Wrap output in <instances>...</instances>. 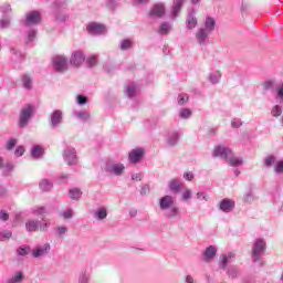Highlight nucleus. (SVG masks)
<instances>
[{"instance_id":"nucleus-5","label":"nucleus","mask_w":283,"mask_h":283,"mask_svg":"<svg viewBox=\"0 0 283 283\" xmlns=\"http://www.w3.org/2000/svg\"><path fill=\"white\" fill-rule=\"evenodd\" d=\"M32 116H34V106H32L31 104H27L20 111L19 127H21V129L28 127V124L32 119Z\"/></svg>"},{"instance_id":"nucleus-50","label":"nucleus","mask_w":283,"mask_h":283,"mask_svg":"<svg viewBox=\"0 0 283 283\" xmlns=\"http://www.w3.org/2000/svg\"><path fill=\"white\" fill-rule=\"evenodd\" d=\"M227 274L229 275V277H232V280H233V279L238 277L239 272H238V269H235V268H229L227 271Z\"/></svg>"},{"instance_id":"nucleus-39","label":"nucleus","mask_w":283,"mask_h":283,"mask_svg":"<svg viewBox=\"0 0 283 283\" xmlns=\"http://www.w3.org/2000/svg\"><path fill=\"white\" fill-rule=\"evenodd\" d=\"M33 216H45L48 213V210L45 207H35L32 209Z\"/></svg>"},{"instance_id":"nucleus-17","label":"nucleus","mask_w":283,"mask_h":283,"mask_svg":"<svg viewBox=\"0 0 283 283\" xmlns=\"http://www.w3.org/2000/svg\"><path fill=\"white\" fill-rule=\"evenodd\" d=\"M50 243H44L43 245H38L35 249H33L32 255L33 258H43L44 255H48L51 251Z\"/></svg>"},{"instance_id":"nucleus-43","label":"nucleus","mask_w":283,"mask_h":283,"mask_svg":"<svg viewBox=\"0 0 283 283\" xmlns=\"http://www.w3.org/2000/svg\"><path fill=\"white\" fill-rule=\"evenodd\" d=\"M0 12L2 14H10L12 12V7L8 3H4V4L0 6Z\"/></svg>"},{"instance_id":"nucleus-53","label":"nucleus","mask_w":283,"mask_h":283,"mask_svg":"<svg viewBox=\"0 0 283 283\" xmlns=\"http://www.w3.org/2000/svg\"><path fill=\"white\" fill-rule=\"evenodd\" d=\"M0 220L2 222H8V220H10V214L8 213V211L6 210L0 211Z\"/></svg>"},{"instance_id":"nucleus-30","label":"nucleus","mask_w":283,"mask_h":283,"mask_svg":"<svg viewBox=\"0 0 283 283\" xmlns=\"http://www.w3.org/2000/svg\"><path fill=\"white\" fill-rule=\"evenodd\" d=\"M221 78H222V73H220V71H213L209 74V82L212 85H217V83H220Z\"/></svg>"},{"instance_id":"nucleus-47","label":"nucleus","mask_w":283,"mask_h":283,"mask_svg":"<svg viewBox=\"0 0 283 283\" xmlns=\"http://www.w3.org/2000/svg\"><path fill=\"white\" fill-rule=\"evenodd\" d=\"M76 103H77V105H81V106L87 105V96H85V95H77L76 96Z\"/></svg>"},{"instance_id":"nucleus-36","label":"nucleus","mask_w":283,"mask_h":283,"mask_svg":"<svg viewBox=\"0 0 283 283\" xmlns=\"http://www.w3.org/2000/svg\"><path fill=\"white\" fill-rule=\"evenodd\" d=\"M170 31H171V24H169L168 22H164L160 24L158 33L159 34H169Z\"/></svg>"},{"instance_id":"nucleus-12","label":"nucleus","mask_w":283,"mask_h":283,"mask_svg":"<svg viewBox=\"0 0 283 283\" xmlns=\"http://www.w3.org/2000/svg\"><path fill=\"white\" fill-rule=\"evenodd\" d=\"M235 260V253L228 252L226 254H221L219 258V269L222 271H227V265L231 264Z\"/></svg>"},{"instance_id":"nucleus-13","label":"nucleus","mask_w":283,"mask_h":283,"mask_svg":"<svg viewBox=\"0 0 283 283\" xmlns=\"http://www.w3.org/2000/svg\"><path fill=\"white\" fill-rule=\"evenodd\" d=\"M70 63L74 67H81L85 63V53L83 51H74L71 54Z\"/></svg>"},{"instance_id":"nucleus-23","label":"nucleus","mask_w":283,"mask_h":283,"mask_svg":"<svg viewBox=\"0 0 283 283\" xmlns=\"http://www.w3.org/2000/svg\"><path fill=\"white\" fill-rule=\"evenodd\" d=\"M187 0H174L172 7H171V14L172 19H176L180 14V10L182 9V6H185V2Z\"/></svg>"},{"instance_id":"nucleus-45","label":"nucleus","mask_w":283,"mask_h":283,"mask_svg":"<svg viewBox=\"0 0 283 283\" xmlns=\"http://www.w3.org/2000/svg\"><path fill=\"white\" fill-rule=\"evenodd\" d=\"M136 94V86L134 84H130L126 88V95L132 98Z\"/></svg>"},{"instance_id":"nucleus-37","label":"nucleus","mask_w":283,"mask_h":283,"mask_svg":"<svg viewBox=\"0 0 283 283\" xmlns=\"http://www.w3.org/2000/svg\"><path fill=\"white\" fill-rule=\"evenodd\" d=\"M191 114L192 112L189 108H181L179 111V117L182 118L184 120L191 118Z\"/></svg>"},{"instance_id":"nucleus-60","label":"nucleus","mask_w":283,"mask_h":283,"mask_svg":"<svg viewBox=\"0 0 283 283\" xmlns=\"http://www.w3.org/2000/svg\"><path fill=\"white\" fill-rule=\"evenodd\" d=\"M274 82L273 81H266L263 83L264 90H273Z\"/></svg>"},{"instance_id":"nucleus-51","label":"nucleus","mask_w":283,"mask_h":283,"mask_svg":"<svg viewBox=\"0 0 283 283\" xmlns=\"http://www.w3.org/2000/svg\"><path fill=\"white\" fill-rule=\"evenodd\" d=\"M74 217V210H65L63 213H62V218L64 220H70Z\"/></svg>"},{"instance_id":"nucleus-46","label":"nucleus","mask_w":283,"mask_h":283,"mask_svg":"<svg viewBox=\"0 0 283 283\" xmlns=\"http://www.w3.org/2000/svg\"><path fill=\"white\" fill-rule=\"evenodd\" d=\"M0 28L1 30H6L7 28H10V18L4 17L2 20H0Z\"/></svg>"},{"instance_id":"nucleus-35","label":"nucleus","mask_w":283,"mask_h":283,"mask_svg":"<svg viewBox=\"0 0 283 283\" xmlns=\"http://www.w3.org/2000/svg\"><path fill=\"white\" fill-rule=\"evenodd\" d=\"M32 250L30 249L29 245H21L17 249V254L20 256H25V255H30V252Z\"/></svg>"},{"instance_id":"nucleus-31","label":"nucleus","mask_w":283,"mask_h":283,"mask_svg":"<svg viewBox=\"0 0 283 283\" xmlns=\"http://www.w3.org/2000/svg\"><path fill=\"white\" fill-rule=\"evenodd\" d=\"M132 48H134V41H132V39H124L119 43V50L124 52L127 50H132Z\"/></svg>"},{"instance_id":"nucleus-64","label":"nucleus","mask_w":283,"mask_h":283,"mask_svg":"<svg viewBox=\"0 0 283 283\" xmlns=\"http://www.w3.org/2000/svg\"><path fill=\"white\" fill-rule=\"evenodd\" d=\"M184 178L185 180H189V181L193 180V172H185Z\"/></svg>"},{"instance_id":"nucleus-18","label":"nucleus","mask_w":283,"mask_h":283,"mask_svg":"<svg viewBox=\"0 0 283 283\" xmlns=\"http://www.w3.org/2000/svg\"><path fill=\"white\" fill-rule=\"evenodd\" d=\"M198 27V18L196 17V10H191L188 12L186 18V28L188 30H193Z\"/></svg>"},{"instance_id":"nucleus-6","label":"nucleus","mask_w":283,"mask_h":283,"mask_svg":"<svg viewBox=\"0 0 283 283\" xmlns=\"http://www.w3.org/2000/svg\"><path fill=\"white\" fill-rule=\"evenodd\" d=\"M266 252V241L264 239L254 240L252 247V260L254 262H260L262 260V255Z\"/></svg>"},{"instance_id":"nucleus-32","label":"nucleus","mask_w":283,"mask_h":283,"mask_svg":"<svg viewBox=\"0 0 283 283\" xmlns=\"http://www.w3.org/2000/svg\"><path fill=\"white\" fill-rule=\"evenodd\" d=\"M31 156L33 158H41V156H43V147H41L40 145L33 146V148L31 149Z\"/></svg>"},{"instance_id":"nucleus-24","label":"nucleus","mask_w":283,"mask_h":283,"mask_svg":"<svg viewBox=\"0 0 283 283\" xmlns=\"http://www.w3.org/2000/svg\"><path fill=\"white\" fill-rule=\"evenodd\" d=\"M216 253H218V249L216 245H209L205 251H203V260L205 262H211L213 258H216Z\"/></svg>"},{"instance_id":"nucleus-11","label":"nucleus","mask_w":283,"mask_h":283,"mask_svg":"<svg viewBox=\"0 0 283 283\" xmlns=\"http://www.w3.org/2000/svg\"><path fill=\"white\" fill-rule=\"evenodd\" d=\"M63 123V111L55 109L50 115V127L51 129H56L57 127H61V124Z\"/></svg>"},{"instance_id":"nucleus-34","label":"nucleus","mask_w":283,"mask_h":283,"mask_svg":"<svg viewBox=\"0 0 283 283\" xmlns=\"http://www.w3.org/2000/svg\"><path fill=\"white\" fill-rule=\"evenodd\" d=\"M22 86L24 90H32V77L30 75L24 74L22 76Z\"/></svg>"},{"instance_id":"nucleus-8","label":"nucleus","mask_w":283,"mask_h":283,"mask_svg":"<svg viewBox=\"0 0 283 283\" xmlns=\"http://www.w3.org/2000/svg\"><path fill=\"white\" fill-rule=\"evenodd\" d=\"M104 171L109 174V176H123L125 172V165L120 163L107 161L104 167Z\"/></svg>"},{"instance_id":"nucleus-26","label":"nucleus","mask_w":283,"mask_h":283,"mask_svg":"<svg viewBox=\"0 0 283 283\" xmlns=\"http://www.w3.org/2000/svg\"><path fill=\"white\" fill-rule=\"evenodd\" d=\"M23 280H25V274L18 271L6 283H23Z\"/></svg>"},{"instance_id":"nucleus-33","label":"nucleus","mask_w":283,"mask_h":283,"mask_svg":"<svg viewBox=\"0 0 283 283\" xmlns=\"http://www.w3.org/2000/svg\"><path fill=\"white\" fill-rule=\"evenodd\" d=\"M69 195L72 200H80L83 192L78 188H73L69 191Z\"/></svg>"},{"instance_id":"nucleus-57","label":"nucleus","mask_w":283,"mask_h":283,"mask_svg":"<svg viewBox=\"0 0 283 283\" xmlns=\"http://www.w3.org/2000/svg\"><path fill=\"white\" fill-rule=\"evenodd\" d=\"M55 19H56V21H60L61 23H63V22L67 21V15L64 13H57L55 15Z\"/></svg>"},{"instance_id":"nucleus-62","label":"nucleus","mask_w":283,"mask_h":283,"mask_svg":"<svg viewBox=\"0 0 283 283\" xmlns=\"http://www.w3.org/2000/svg\"><path fill=\"white\" fill-rule=\"evenodd\" d=\"M276 174H283V161H279L275 167Z\"/></svg>"},{"instance_id":"nucleus-2","label":"nucleus","mask_w":283,"mask_h":283,"mask_svg":"<svg viewBox=\"0 0 283 283\" xmlns=\"http://www.w3.org/2000/svg\"><path fill=\"white\" fill-rule=\"evenodd\" d=\"M216 30V18L207 17L203 27L199 28L195 33L197 43L201 46L209 45V35Z\"/></svg>"},{"instance_id":"nucleus-21","label":"nucleus","mask_w":283,"mask_h":283,"mask_svg":"<svg viewBox=\"0 0 283 283\" xmlns=\"http://www.w3.org/2000/svg\"><path fill=\"white\" fill-rule=\"evenodd\" d=\"M182 187H185V185L182 184V181H180V179L178 178H174L171 180L168 181V188L170 189V191L172 193H178L180 192V190L182 189Z\"/></svg>"},{"instance_id":"nucleus-58","label":"nucleus","mask_w":283,"mask_h":283,"mask_svg":"<svg viewBox=\"0 0 283 283\" xmlns=\"http://www.w3.org/2000/svg\"><path fill=\"white\" fill-rule=\"evenodd\" d=\"M14 147H17V139H10L8 143H7V149H14Z\"/></svg>"},{"instance_id":"nucleus-56","label":"nucleus","mask_w":283,"mask_h":283,"mask_svg":"<svg viewBox=\"0 0 283 283\" xmlns=\"http://www.w3.org/2000/svg\"><path fill=\"white\" fill-rule=\"evenodd\" d=\"M56 233H57V235H65V233H67V227H65V226L57 227Z\"/></svg>"},{"instance_id":"nucleus-28","label":"nucleus","mask_w":283,"mask_h":283,"mask_svg":"<svg viewBox=\"0 0 283 283\" xmlns=\"http://www.w3.org/2000/svg\"><path fill=\"white\" fill-rule=\"evenodd\" d=\"M92 274L87 270H82L77 276V283H90Z\"/></svg>"},{"instance_id":"nucleus-9","label":"nucleus","mask_w":283,"mask_h":283,"mask_svg":"<svg viewBox=\"0 0 283 283\" xmlns=\"http://www.w3.org/2000/svg\"><path fill=\"white\" fill-rule=\"evenodd\" d=\"M63 159L70 166L78 165V156L76 155L75 148H66L63 151Z\"/></svg>"},{"instance_id":"nucleus-7","label":"nucleus","mask_w":283,"mask_h":283,"mask_svg":"<svg viewBox=\"0 0 283 283\" xmlns=\"http://www.w3.org/2000/svg\"><path fill=\"white\" fill-rule=\"evenodd\" d=\"M25 229L28 233H36V231H48V229H50V223H48L45 219H42V222L31 219L25 222Z\"/></svg>"},{"instance_id":"nucleus-15","label":"nucleus","mask_w":283,"mask_h":283,"mask_svg":"<svg viewBox=\"0 0 283 283\" xmlns=\"http://www.w3.org/2000/svg\"><path fill=\"white\" fill-rule=\"evenodd\" d=\"M145 156V149L143 148H134L128 154V160L133 165H137V163Z\"/></svg>"},{"instance_id":"nucleus-27","label":"nucleus","mask_w":283,"mask_h":283,"mask_svg":"<svg viewBox=\"0 0 283 283\" xmlns=\"http://www.w3.org/2000/svg\"><path fill=\"white\" fill-rule=\"evenodd\" d=\"M93 217L95 218V220H105V218H107V208L105 207H101V208H97L94 213H93Z\"/></svg>"},{"instance_id":"nucleus-25","label":"nucleus","mask_w":283,"mask_h":283,"mask_svg":"<svg viewBox=\"0 0 283 283\" xmlns=\"http://www.w3.org/2000/svg\"><path fill=\"white\" fill-rule=\"evenodd\" d=\"M73 118H76L77 120H81L82 123H87L90 118H92V115H90L88 112L85 111H74L72 113Z\"/></svg>"},{"instance_id":"nucleus-52","label":"nucleus","mask_w":283,"mask_h":283,"mask_svg":"<svg viewBox=\"0 0 283 283\" xmlns=\"http://www.w3.org/2000/svg\"><path fill=\"white\" fill-rule=\"evenodd\" d=\"M11 53L15 56V61H21V59H23V53L17 49H11Z\"/></svg>"},{"instance_id":"nucleus-16","label":"nucleus","mask_w":283,"mask_h":283,"mask_svg":"<svg viewBox=\"0 0 283 283\" xmlns=\"http://www.w3.org/2000/svg\"><path fill=\"white\" fill-rule=\"evenodd\" d=\"M220 211H223V213H231L235 209V201L226 198L222 199L219 203Z\"/></svg>"},{"instance_id":"nucleus-22","label":"nucleus","mask_w":283,"mask_h":283,"mask_svg":"<svg viewBox=\"0 0 283 283\" xmlns=\"http://www.w3.org/2000/svg\"><path fill=\"white\" fill-rule=\"evenodd\" d=\"M178 140H180V134L178 132H171L166 137V145L168 147H176Z\"/></svg>"},{"instance_id":"nucleus-3","label":"nucleus","mask_w":283,"mask_h":283,"mask_svg":"<svg viewBox=\"0 0 283 283\" xmlns=\"http://www.w3.org/2000/svg\"><path fill=\"white\" fill-rule=\"evenodd\" d=\"M213 158H222L230 167H240L243 160L240 157H233V151L227 146H217L212 153Z\"/></svg>"},{"instance_id":"nucleus-42","label":"nucleus","mask_w":283,"mask_h":283,"mask_svg":"<svg viewBox=\"0 0 283 283\" xmlns=\"http://www.w3.org/2000/svg\"><path fill=\"white\" fill-rule=\"evenodd\" d=\"M271 115L274 116L275 118H277V116H282V106L280 105L273 106L271 111Z\"/></svg>"},{"instance_id":"nucleus-38","label":"nucleus","mask_w":283,"mask_h":283,"mask_svg":"<svg viewBox=\"0 0 283 283\" xmlns=\"http://www.w3.org/2000/svg\"><path fill=\"white\" fill-rule=\"evenodd\" d=\"M178 105H187L189 103V95L180 93L177 97Z\"/></svg>"},{"instance_id":"nucleus-55","label":"nucleus","mask_w":283,"mask_h":283,"mask_svg":"<svg viewBox=\"0 0 283 283\" xmlns=\"http://www.w3.org/2000/svg\"><path fill=\"white\" fill-rule=\"evenodd\" d=\"M275 164V157L274 156H269L265 158L264 165L265 167H271V165Z\"/></svg>"},{"instance_id":"nucleus-63","label":"nucleus","mask_w":283,"mask_h":283,"mask_svg":"<svg viewBox=\"0 0 283 283\" xmlns=\"http://www.w3.org/2000/svg\"><path fill=\"white\" fill-rule=\"evenodd\" d=\"M25 149H23V147L19 146L15 151H14V155L20 157V156H23Z\"/></svg>"},{"instance_id":"nucleus-10","label":"nucleus","mask_w":283,"mask_h":283,"mask_svg":"<svg viewBox=\"0 0 283 283\" xmlns=\"http://www.w3.org/2000/svg\"><path fill=\"white\" fill-rule=\"evenodd\" d=\"M52 63L56 72H67V57L63 55H56L53 57Z\"/></svg>"},{"instance_id":"nucleus-61","label":"nucleus","mask_w":283,"mask_h":283,"mask_svg":"<svg viewBox=\"0 0 283 283\" xmlns=\"http://www.w3.org/2000/svg\"><path fill=\"white\" fill-rule=\"evenodd\" d=\"M149 193V185H144L140 189V196H147Z\"/></svg>"},{"instance_id":"nucleus-48","label":"nucleus","mask_w":283,"mask_h":283,"mask_svg":"<svg viewBox=\"0 0 283 283\" xmlns=\"http://www.w3.org/2000/svg\"><path fill=\"white\" fill-rule=\"evenodd\" d=\"M231 127H233L234 129H240V127H242V119H240V118H232Z\"/></svg>"},{"instance_id":"nucleus-54","label":"nucleus","mask_w":283,"mask_h":283,"mask_svg":"<svg viewBox=\"0 0 283 283\" xmlns=\"http://www.w3.org/2000/svg\"><path fill=\"white\" fill-rule=\"evenodd\" d=\"M191 196H192V192L190 189H186L182 195H181V198L182 200L187 201V200H191Z\"/></svg>"},{"instance_id":"nucleus-49","label":"nucleus","mask_w":283,"mask_h":283,"mask_svg":"<svg viewBox=\"0 0 283 283\" xmlns=\"http://www.w3.org/2000/svg\"><path fill=\"white\" fill-rule=\"evenodd\" d=\"M244 202H253V190L250 189L245 195L243 196Z\"/></svg>"},{"instance_id":"nucleus-4","label":"nucleus","mask_w":283,"mask_h":283,"mask_svg":"<svg viewBox=\"0 0 283 283\" xmlns=\"http://www.w3.org/2000/svg\"><path fill=\"white\" fill-rule=\"evenodd\" d=\"M159 209L166 211V218H178L180 208L177 207L172 196L166 195L159 199Z\"/></svg>"},{"instance_id":"nucleus-19","label":"nucleus","mask_w":283,"mask_h":283,"mask_svg":"<svg viewBox=\"0 0 283 283\" xmlns=\"http://www.w3.org/2000/svg\"><path fill=\"white\" fill-rule=\"evenodd\" d=\"M150 19H160L165 17V4H155L150 12H149Z\"/></svg>"},{"instance_id":"nucleus-41","label":"nucleus","mask_w":283,"mask_h":283,"mask_svg":"<svg viewBox=\"0 0 283 283\" xmlns=\"http://www.w3.org/2000/svg\"><path fill=\"white\" fill-rule=\"evenodd\" d=\"M197 200H200L201 202H209V195L205 191H198L197 192Z\"/></svg>"},{"instance_id":"nucleus-29","label":"nucleus","mask_w":283,"mask_h":283,"mask_svg":"<svg viewBox=\"0 0 283 283\" xmlns=\"http://www.w3.org/2000/svg\"><path fill=\"white\" fill-rule=\"evenodd\" d=\"M41 191H52L54 184L50 179H42L39 184Z\"/></svg>"},{"instance_id":"nucleus-20","label":"nucleus","mask_w":283,"mask_h":283,"mask_svg":"<svg viewBox=\"0 0 283 283\" xmlns=\"http://www.w3.org/2000/svg\"><path fill=\"white\" fill-rule=\"evenodd\" d=\"M0 170L2 171L3 176H10L14 170V166L10 161H6L3 158L0 157Z\"/></svg>"},{"instance_id":"nucleus-59","label":"nucleus","mask_w":283,"mask_h":283,"mask_svg":"<svg viewBox=\"0 0 283 283\" xmlns=\"http://www.w3.org/2000/svg\"><path fill=\"white\" fill-rule=\"evenodd\" d=\"M185 283H196V279L191 274H187L184 279Z\"/></svg>"},{"instance_id":"nucleus-40","label":"nucleus","mask_w":283,"mask_h":283,"mask_svg":"<svg viewBox=\"0 0 283 283\" xmlns=\"http://www.w3.org/2000/svg\"><path fill=\"white\" fill-rule=\"evenodd\" d=\"M12 238V231L4 230L0 232V242H6V240H10Z\"/></svg>"},{"instance_id":"nucleus-44","label":"nucleus","mask_w":283,"mask_h":283,"mask_svg":"<svg viewBox=\"0 0 283 283\" xmlns=\"http://www.w3.org/2000/svg\"><path fill=\"white\" fill-rule=\"evenodd\" d=\"M86 63L88 67H94V65H97L98 60L96 59V55H92L86 59Z\"/></svg>"},{"instance_id":"nucleus-1","label":"nucleus","mask_w":283,"mask_h":283,"mask_svg":"<svg viewBox=\"0 0 283 283\" xmlns=\"http://www.w3.org/2000/svg\"><path fill=\"white\" fill-rule=\"evenodd\" d=\"M25 29V43H32L34 39H36V30H34V25H39L41 23V13L39 11H30L25 15V20L22 22Z\"/></svg>"},{"instance_id":"nucleus-14","label":"nucleus","mask_w":283,"mask_h":283,"mask_svg":"<svg viewBox=\"0 0 283 283\" xmlns=\"http://www.w3.org/2000/svg\"><path fill=\"white\" fill-rule=\"evenodd\" d=\"M86 30L92 36H98V34H105V25L92 22L87 24Z\"/></svg>"}]
</instances>
